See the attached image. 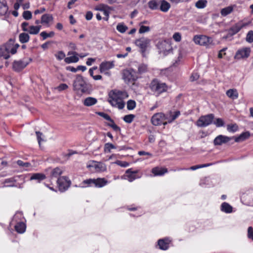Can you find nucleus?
Returning a JSON list of instances; mask_svg holds the SVG:
<instances>
[{
	"instance_id": "a878e982",
	"label": "nucleus",
	"mask_w": 253,
	"mask_h": 253,
	"mask_svg": "<svg viewBox=\"0 0 253 253\" xmlns=\"http://www.w3.org/2000/svg\"><path fill=\"white\" fill-rule=\"evenodd\" d=\"M160 9L164 12H168L170 8V4L166 0H162L160 2Z\"/></svg>"
},
{
	"instance_id": "603ef678",
	"label": "nucleus",
	"mask_w": 253,
	"mask_h": 253,
	"mask_svg": "<svg viewBox=\"0 0 253 253\" xmlns=\"http://www.w3.org/2000/svg\"><path fill=\"white\" fill-rule=\"evenodd\" d=\"M213 124L217 126V127H221L224 126V122L223 120L221 118H217L214 121Z\"/></svg>"
},
{
	"instance_id": "7c9ffc66",
	"label": "nucleus",
	"mask_w": 253,
	"mask_h": 253,
	"mask_svg": "<svg viewBox=\"0 0 253 253\" xmlns=\"http://www.w3.org/2000/svg\"><path fill=\"white\" fill-rule=\"evenodd\" d=\"M23 214L21 212L17 211L13 216L11 224L17 223L20 221H23Z\"/></svg>"
},
{
	"instance_id": "37998d69",
	"label": "nucleus",
	"mask_w": 253,
	"mask_h": 253,
	"mask_svg": "<svg viewBox=\"0 0 253 253\" xmlns=\"http://www.w3.org/2000/svg\"><path fill=\"white\" fill-rule=\"evenodd\" d=\"M148 71L147 66L144 64H141L139 65L138 67V72H137L138 74H142L147 72Z\"/></svg>"
},
{
	"instance_id": "79ce46f5",
	"label": "nucleus",
	"mask_w": 253,
	"mask_h": 253,
	"mask_svg": "<svg viewBox=\"0 0 253 253\" xmlns=\"http://www.w3.org/2000/svg\"><path fill=\"white\" fill-rule=\"evenodd\" d=\"M238 126L237 124H230L227 126V130L229 132H235L238 130Z\"/></svg>"
},
{
	"instance_id": "a19ab883",
	"label": "nucleus",
	"mask_w": 253,
	"mask_h": 253,
	"mask_svg": "<svg viewBox=\"0 0 253 253\" xmlns=\"http://www.w3.org/2000/svg\"><path fill=\"white\" fill-rule=\"evenodd\" d=\"M117 30L121 33H124L127 30V27L123 23H119L117 27Z\"/></svg>"
},
{
	"instance_id": "774afa93",
	"label": "nucleus",
	"mask_w": 253,
	"mask_h": 253,
	"mask_svg": "<svg viewBox=\"0 0 253 253\" xmlns=\"http://www.w3.org/2000/svg\"><path fill=\"white\" fill-rule=\"evenodd\" d=\"M248 237L253 240V229L252 227L248 228Z\"/></svg>"
},
{
	"instance_id": "412c9836",
	"label": "nucleus",
	"mask_w": 253,
	"mask_h": 253,
	"mask_svg": "<svg viewBox=\"0 0 253 253\" xmlns=\"http://www.w3.org/2000/svg\"><path fill=\"white\" fill-rule=\"evenodd\" d=\"M8 10L6 1L5 0H0V17L5 16Z\"/></svg>"
},
{
	"instance_id": "6e6552de",
	"label": "nucleus",
	"mask_w": 253,
	"mask_h": 253,
	"mask_svg": "<svg viewBox=\"0 0 253 253\" xmlns=\"http://www.w3.org/2000/svg\"><path fill=\"white\" fill-rule=\"evenodd\" d=\"M214 117L212 114L202 116L197 121L196 125L199 127H206L212 123Z\"/></svg>"
},
{
	"instance_id": "ea45409f",
	"label": "nucleus",
	"mask_w": 253,
	"mask_h": 253,
	"mask_svg": "<svg viewBox=\"0 0 253 253\" xmlns=\"http://www.w3.org/2000/svg\"><path fill=\"white\" fill-rule=\"evenodd\" d=\"M207 0H199L195 3V6L199 9L205 8L207 4Z\"/></svg>"
},
{
	"instance_id": "6ab92c4d",
	"label": "nucleus",
	"mask_w": 253,
	"mask_h": 253,
	"mask_svg": "<svg viewBox=\"0 0 253 253\" xmlns=\"http://www.w3.org/2000/svg\"><path fill=\"white\" fill-rule=\"evenodd\" d=\"M152 173L154 176H162L168 172L167 168L156 167L152 169Z\"/></svg>"
},
{
	"instance_id": "bb28decb",
	"label": "nucleus",
	"mask_w": 253,
	"mask_h": 253,
	"mask_svg": "<svg viewBox=\"0 0 253 253\" xmlns=\"http://www.w3.org/2000/svg\"><path fill=\"white\" fill-rule=\"evenodd\" d=\"M250 136V133L249 131H245L242 132L240 135L237 137H235V141L236 142H240L243 141L249 138Z\"/></svg>"
},
{
	"instance_id": "4be33fe9",
	"label": "nucleus",
	"mask_w": 253,
	"mask_h": 253,
	"mask_svg": "<svg viewBox=\"0 0 253 253\" xmlns=\"http://www.w3.org/2000/svg\"><path fill=\"white\" fill-rule=\"evenodd\" d=\"M14 228L17 232L22 234L25 232L26 228V224L23 221H20L14 225Z\"/></svg>"
},
{
	"instance_id": "4c0bfd02",
	"label": "nucleus",
	"mask_w": 253,
	"mask_h": 253,
	"mask_svg": "<svg viewBox=\"0 0 253 253\" xmlns=\"http://www.w3.org/2000/svg\"><path fill=\"white\" fill-rule=\"evenodd\" d=\"M30 39V36L28 33H22L19 35V41L22 43H24L27 42Z\"/></svg>"
},
{
	"instance_id": "13d9d810",
	"label": "nucleus",
	"mask_w": 253,
	"mask_h": 253,
	"mask_svg": "<svg viewBox=\"0 0 253 253\" xmlns=\"http://www.w3.org/2000/svg\"><path fill=\"white\" fill-rule=\"evenodd\" d=\"M96 114L107 121L111 120V118L110 116L106 113L101 112H96Z\"/></svg>"
},
{
	"instance_id": "58836bf2",
	"label": "nucleus",
	"mask_w": 253,
	"mask_h": 253,
	"mask_svg": "<svg viewBox=\"0 0 253 253\" xmlns=\"http://www.w3.org/2000/svg\"><path fill=\"white\" fill-rule=\"evenodd\" d=\"M148 6L151 10H156L159 8V3L156 0H151L148 2Z\"/></svg>"
},
{
	"instance_id": "9b49d317",
	"label": "nucleus",
	"mask_w": 253,
	"mask_h": 253,
	"mask_svg": "<svg viewBox=\"0 0 253 253\" xmlns=\"http://www.w3.org/2000/svg\"><path fill=\"white\" fill-rule=\"evenodd\" d=\"M251 52V49L249 47L239 48L236 52L234 58L237 60L248 58Z\"/></svg>"
},
{
	"instance_id": "3c124183",
	"label": "nucleus",
	"mask_w": 253,
	"mask_h": 253,
	"mask_svg": "<svg viewBox=\"0 0 253 253\" xmlns=\"http://www.w3.org/2000/svg\"><path fill=\"white\" fill-rule=\"evenodd\" d=\"M246 41L249 43L253 42V31L251 30L247 34Z\"/></svg>"
},
{
	"instance_id": "2eb2a0df",
	"label": "nucleus",
	"mask_w": 253,
	"mask_h": 253,
	"mask_svg": "<svg viewBox=\"0 0 253 253\" xmlns=\"http://www.w3.org/2000/svg\"><path fill=\"white\" fill-rule=\"evenodd\" d=\"M166 120V115L163 113L155 114L151 118V122L153 125L159 126L164 125Z\"/></svg>"
},
{
	"instance_id": "c85d7f7f",
	"label": "nucleus",
	"mask_w": 253,
	"mask_h": 253,
	"mask_svg": "<svg viewBox=\"0 0 253 253\" xmlns=\"http://www.w3.org/2000/svg\"><path fill=\"white\" fill-rule=\"evenodd\" d=\"M46 176L44 174L42 173H33L30 177V180H37L38 182L45 179Z\"/></svg>"
},
{
	"instance_id": "f3484780",
	"label": "nucleus",
	"mask_w": 253,
	"mask_h": 253,
	"mask_svg": "<svg viewBox=\"0 0 253 253\" xmlns=\"http://www.w3.org/2000/svg\"><path fill=\"white\" fill-rule=\"evenodd\" d=\"M47 171H50V178L51 179L53 178H58L60 175L63 173V170L57 167L53 169H48Z\"/></svg>"
},
{
	"instance_id": "0eeeda50",
	"label": "nucleus",
	"mask_w": 253,
	"mask_h": 253,
	"mask_svg": "<svg viewBox=\"0 0 253 253\" xmlns=\"http://www.w3.org/2000/svg\"><path fill=\"white\" fill-rule=\"evenodd\" d=\"M151 40L146 37L137 39L135 41V45L140 49V51L144 55L146 51L151 46Z\"/></svg>"
},
{
	"instance_id": "5701e85b",
	"label": "nucleus",
	"mask_w": 253,
	"mask_h": 253,
	"mask_svg": "<svg viewBox=\"0 0 253 253\" xmlns=\"http://www.w3.org/2000/svg\"><path fill=\"white\" fill-rule=\"evenodd\" d=\"M220 210L226 213H231L233 212V207L229 203L223 202L220 206Z\"/></svg>"
},
{
	"instance_id": "f257e3e1",
	"label": "nucleus",
	"mask_w": 253,
	"mask_h": 253,
	"mask_svg": "<svg viewBox=\"0 0 253 253\" xmlns=\"http://www.w3.org/2000/svg\"><path fill=\"white\" fill-rule=\"evenodd\" d=\"M108 95V101L113 107L119 109H123L124 108V100L128 97L126 91L119 90H111Z\"/></svg>"
},
{
	"instance_id": "f8f14e48",
	"label": "nucleus",
	"mask_w": 253,
	"mask_h": 253,
	"mask_svg": "<svg viewBox=\"0 0 253 253\" xmlns=\"http://www.w3.org/2000/svg\"><path fill=\"white\" fill-rule=\"evenodd\" d=\"M59 190L61 192L66 191L71 185V181L65 176H60L57 180Z\"/></svg>"
},
{
	"instance_id": "1a4fd4ad",
	"label": "nucleus",
	"mask_w": 253,
	"mask_h": 253,
	"mask_svg": "<svg viewBox=\"0 0 253 253\" xmlns=\"http://www.w3.org/2000/svg\"><path fill=\"white\" fill-rule=\"evenodd\" d=\"M87 168L92 172L103 171L106 169V166L103 163L95 161H90L87 165Z\"/></svg>"
},
{
	"instance_id": "69168bd1",
	"label": "nucleus",
	"mask_w": 253,
	"mask_h": 253,
	"mask_svg": "<svg viewBox=\"0 0 253 253\" xmlns=\"http://www.w3.org/2000/svg\"><path fill=\"white\" fill-rule=\"evenodd\" d=\"M28 25H29L28 23H27L26 22H23L21 24V28L22 29V30L25 32H27L29 29Z\"/></svg>"
},
{
	"instance_id": "0e129e2a",
	"label": "nucleus",
	"mask_w": 253,
	"mask_h": 253,
	"mask_svg": "<svg viewBox=\"0 0 253 253\" xmlns=\"http://www.w3.org/2000/svg\"><path fill=\"white\" fill-rule=\"evenodd\" d=\"M68 85L65 84H60L57 87V89L59 91H62L68 88Z\"/></svg>"
},
{
	"instance_id": "cd10ccee",
	"label": "nucleus",
	"mask_w": 253,
	"mask_h": 253,
	"mask_svg": "<svg viewBox=\"0 0 253 253\" xmlns=\"http://www.w3.org/2000/svg\"><path fill=\"white\" fill-rule=\"evenodd\" d=\"M211 179L210 177H205L202 179L200 182V185L203 187H210L213 186Z\"/></svg>"
},
{
	"instance_id": "7ed1b4c3",
	"label": "nucleus",
	"mask_w": 253,
	"mask_h": 253,
	"mask_svg": "<svg viewBox=\"0 0 253 253\" xmlns=\"http://www.w3.org/2000/svg\"><path fill=\"white\" fill-rule=\"evenodd\" d=\"M107 183V181L105 178H98L97 179L89 178L84 180L79 187L86 188L88 187H102Z\"/></svg>"
},
{
	"instance_id": "a18cd8bd",
	"label": "nucleus",
	"mask_w": 253,
	"mask_h": 253,
	"mask_svg": "<svg viewBox=\"0 0 253 253\" xmlns=\"http://www.w3.org/2000/svg\"><path fill=\"white\" fill-rule=\"evenodd\" d=\"M110 122L109 123H108L107 125L111 127H112L114 130L116 131H120L121 128L119 126H118L114 122V121L111 119V120H109Z\"/></svg>"
},
{
	"instance_id": "09e8293b",
	"label": "nucleus",
	"mask_w": 253,
	"mask_h": 253,
	"mask_svg": "<svg viewBox=\"0 0 253 253\" xmlns=\"http://www.w3.org/2000/svg\"><path fill=\"white\" fill-rule=\"evenodd\" d=\"M211 165H212V163H208V164H203V165H195V166L191 167L189 169L192 170H196L200 168H202L211 166Z\"/></svg>"
},
{
	"instance_id": "39448f33",
	"label": "nucleus",
	"mask_w": 253,
	"mask_h": 253,
	"mask_svg": "<svg viewBox=\"0 0 253 253\" xmlns=\"http://www.w3.org/2000/svg\"><path fill=\"white\" fill-rule=\"evenodd\" d=\"M193 40L195 44L207 47H209L213 45L212 39L205 35H195L194 36Z\"/></svg>"
},
{
	"instance_id": "72a5a7b5",
	"label": "nucleus",
	"mask_w": 253,
	"mask_h": 253,
	"mask_svg": "<svg viewBox=\"0 0 253 253\" xmlns=\"http://www.w3.org/2000/svg\"><path fill=\"white\" fill-rule=\"evenodd\" d=\"M241 29L242 26L241 22H239L231 27L229 30L232 34L234 35L239 32Z\"/></svg>"
},
{
	"instance_id": "9d476101",
	"label": "nucleus",
	"mask_w": 253,
	"mask_h": 253,
	"mask_svg": "<svg viewBox=\"0 0 253 253\" xmlns=\"http://www.w3.org/2000/svg\"><path fill=\"white\" fill-rule=\"evenodd\" d=\"M29 64V62L26 58L14 60L12 63V69L16 72H20Z\"/></svg>"
},
{
	"instance_id": "423d86ee",
	"label": "nucleus",
	"mask_w": 253,
	"mask_h": 253,
	"mask_svg": "<svg viewBox=\"0 0 253 253\" xmlns=\"http://www.w3.org/2000/svg\"><path fill=\"white\" fill-rule=\"evenodd\" d=\"M138 78V73L134 69H130L123 71V79L126 84H133Z\"/></svg>"
},
{
	"instance_id": "b1692460",
	"label": "nucleus",
	"mask_w": 253,
	"mask_h": 253,
	"mask_svg": "<svg viewBox=\"0 0 253 253\" xmlns=\"http://www.w3.org/2000/svg\"><path fill=\"white\" fill-rule=\"evenodd\" d=\"M53 16L50 14H44L41 17V23L47 26H49V23L52 21Z\"/></svg>"
},
{
	"instance_id": "e433bc0d",
	"label": "nucleus",
	"mask_w": 253,
	"mask_h": 253,
	"mask_svg": "<svg viewBox=\"0 0 253 253\" xmlns=\"http://www.w3.org/2000/svg\"><path fill=\"white\" fill-rule=\"evenodd\" d=\"M10 57V54L2 45H0V58L3 57L5 59H7Z\"/></svg>"
},
{
	"instance_id": "8fccbe9b",
	"label": "nucleus",
	"mask_w": 253,
	"mask_h": 253,
	"mask_svg": "<svg viewBox=\"0 0 253 253\" xmlns=\"http://www.w3.org/2000/svg\"><path fill=\"white\" fill-rule=\"evenodd\" d=\"M134 117L135 116L133 114L127 115L124 116L123 120L127 123H131L133 121Z\"/></svg>"
},
{
	"instance_id": "4468645a",
	"label": "nucleus",
	"mask_w": 253,
	"mask_h": 253,
	"mask_svg": "<svg viewBox=\"0 0 253 253\" xmlns=\"http://www.w3.org/2000/svg\"><path fill=\"white\" fill-rule=\"evenodd\" d=\"M115 66L114 61H105L101 63L99 65V71L101 73H103L106 75H110L108 72L109 70L113 68Z\"/></svg>"
},
{
	"instance_id": "c756f323",
	"label": "nucleus",
	"mask_w": 253,
	"mask_h": 253,
	"mask_svg": "<svg viewBox=\"0 0 253 253\" xmlns=\"http://www.w3.org/2000/svg\"><path fill=\"white\" fill-rule=\"evenodd\" d=\"M41 28V25L30 26L27 32L31 35H37L39 33Z\"/></svg>"
},
{
	"instance_id": "ddd939ff",
	"label": "nucleus",
	"mask_w": 253,
	"mask_h": 253,
	"mask_svg": "<svg viewBox=\"0 0 253 253\" xmlns=\"http://www.w3.org/2000/svg\"><path fill=\"white\" fill-rule=\"evenodd\" d=\"M2 45L4 46V48L8 52L9 54L10 53L11 54H15L17 48L19 47V44L15 43V40L12 39H9L7 42Z\"/></svg>"
},
{
	"instance_id": "49530a36",
	"label": "nucleus",
	"mask_w": 253,
	"mask_h": 253,
	"mask_svg": "<svg viewBox=\"0 0 253 253\" xmlns=\"http://www.w3.org/2000/svg\"><path fill=\"white\" fill-rule=\"evenodd\" d=\"M127 109L128 110H132L136 107V102L133 100H129L127 102Z\"/></svg>"
},
{
	"instance_id": "f704fd0d",
	"label": "nucleus",
	"mask_w": 253,
	"mask_h": 253,
	"mask_svg": "<svg viewBox=\"0 0 253 253\" xmlns=\"http://www.w3.org/2000/svg\"><path fill=\"white\" fill-rule=\"evenodd\" d=\"M226 95L232 99H237L238 97V93L236 89H230L226 91Z\"/></svg>"
},
{
	"instance_id": "aec40b11",
	"label": "nucleus",
	"mask_w": 253,
	"mask_h": 253,
	"mask_svg": "<svg viewBox=\"0 0 253 253\" xmlns=\"http://www.w3.org/2000/svg\"><path fill=\"white\" fill-rule=\"evenodd\" d=\"M242 199L245 201L246 204L253 206V191L248 194H244L242 197Z\"/></svg>"
},
{
	"instance_id": "393cba45",
	"label": "nucleus",
	"mask_w": 253,
	"mask_h": 253,
	"mask_svg": "<svg viewBox=\"0 0 253 253\" xmlns=\"http://www.w3.org/2000/svg\"><path fill=\"white\" fill-rule=\"evenodd\" d=\"M97 102V100L96 98L92 97H88L84 99L83 104L85 106L89 107L96 104Z\"/></svg>"
},
{
	"instance_id": "473e14b6",
	"label": "nucleus",
	"mask_w": 253,
	"mask_h": 253,
	"mask_svg": "<svg viewBox=\"0 0 253 253\" xmlns=\"http://www.w3.org/2000/svg\"><path fill=\"white\" fill-rule=\"evenodd\" d=\"M79 54L78 55L75 54L73 56H70L66 57L64 59L65 62L67 64H70L72 63H77L78 62L79 58L78 57Z\"/></svg>"
},
{
	"instance_id": "bf43d9fd",
	"label": "nucleus",
	"mask_w": 253,
	"mask_h": 253,
	"mask_svg": "<svg viewBox=\"0 0 253 253\" xmlns=\"http://www.w3.org/2000/svg\"><path fill=\"white\" fill-rule=\"evenodd\" d=\"M172 38L175 42H179L181 40V35L179 32H176L173 35Z\"/></svg>"
},
{
	"instance_id": "4d7b16f0",
	"label": "nucleus",
	"mask_w": 253,
	"mask_h": 253,
	"mask_svg": "<svg viewBox=\"0 0 253 253\" xmlns=\"http://www.w3.org/2000/svg\"><path fill=\"white\" fill-rule=\"evenodd\" d=\"M23 17L25 20H30L32 18V14L30 11H24L23 13Z\"/></svg>"
},
{
	"instance_id": "c03bdc74",
	"label": "nucleus",
	"mask_w": 253,
	"mask_h": 253,
	"mask_svg": "<svg viewBox=\"0 0 253 253\" xmlns=\"http://www.w3.org/2000/svg\"><path fill=\"white\" fill-rule=\"evenodd\" d=\"M55 33L53 31H51L49 33H47L45 31H43L40 34V36L42 38L43 40L46 39L47 38L53 37Z\"/></svg>"
},
{
	"instance_id": "2f4dec72",
	"label": "nucleus",
	"mask_w": 253,
	"mask_h": 253,
	"mask_svg": "<svg viewBox=\"0 0 253 253\" xmlns=\"http://www.w3.org/2000/svg\"><path fill=\"white\" fill-rule=\"evenodd\" d=\"M235 6V5H230L222 8L220 11L221 15L223 16H226L230 14L233 11L234 7Z\"/></svg>"
},
{
	"instance_id": "de8ad7c7",
	"label": "nucleus",
	"mask_w": 253,
	"mask_h": 253,
	"mask_svg": "<svg viewBox=\"0 0 253 253\" xmlns=\"http://www.w3.org/2000/svg\"><path fill=\"white\" fill-rule=\"evenodd\" d=\"M139 34H144L145 33L149 32L150 31V28L149 26H144L143 25L139 24Z\"/></svg>"
},
{
	"instance_id": "864d4df0",
	"label": "nucleus",
	"mask_w": 253,
	"mask_h": 253,
	"mask_svg": "<svg viewBox=\"0 0 253 253\" xmlns=\"http://www.w3.org/2000/svg\"><path fill=\"white\" fill-rule=\"evenodd\" d=\"M180 115V112L179 111L174 112L173 114L171 113V119H170L169 120V123H172L174 120H175L177 118H178Z\"/></svg>"
},
{
	"instance_id": "20e7f679",
	"label": "nucleus",
	"mask_w": 253,
	"mask_h": 253,
	"mask_svg": "<svg viewBox=\"0 0 253 253\" xmlns=\"http://www.w3.org/2000/svg\"><path fill=\"white\" fill-rule=\"evenodd\" d=\"M73 85L74 90L77 92L85 93L88 91L87 84L83 77L80 75L76 76Z\"/></svg>"
},
{
	"instance_id": "a211bd4d",
	"label": "nucleus",
	"mask_w": 253,
	"mask_h": 253,
	"mask_svg": "<svg viewBox=\"0 0 253 253\" xmlns=\"http://www.w3.org/2000/svg\"><path fill=\"white\" fill-rule=\"evenodd\" d=\"M170 242V240L168 238L160 239L158 241V245L160 249L162 250H167L169 248V244Z\"/></svg>"
},
{
	"instance_id": "6e6d98bb",
	"label": "nucleus",
	"mask_w": 253,
	"mask_h": 253,
	"mask_svg": "<svg viewBox=\"0 0 253 253\" xmlns=\"http://www.w3.org/2000/svg\"><path fill=\"white\" fill-rule=\"evenodd\" d=\"M100 10L103 12V14L104 15V17L103 18V19L106 21H108L109 17V11L104 8L100 9Z\"/></svg>"
},
{
	"instance_id": "dca6fc26",
	"label": "nucleus",
	"mask_w": 253,
	"mask_h": 253,
	"mask_svg": "<svg viewBox=\"0 0 253 253\" xmlns=\"http://www.w3.org/2000/svg\"><path fill=\"white\" fill-rule=\"evenodd\" d=\"M231 139V137L223 135H219L214 138L213 143L215 145H221L223 144L227 143Z\"/></svg>"
},
{
	"instance_id": "5fc2aeb1",
	"label": "nucleus",
	"mask_w": 253,
	"mask_h": 253,
	"mask_svg": "<svg viewBox=\"0 0 253 253\" xmlns=\"http://www.w3.org/2000/svg\"><path fill=\"white\" fill-rule=\"evenodd\" d=\"M55 56L57 59L61 60L65 58L66 55L63 51H59L55 55Z\"/></svg>"
},
{
	"instance_id": "e2e57ef3",
	"label": "nucleus",
	"mask_w": 253,
	"mask_h": 253,
	"mask_svg": "<svg viewBox=\"0 0 253 253\" xmlns=\"http://www.w3.org/2000/svg\"><path fill=\"white\" fill-rule=\"evenodd\" d=\"M78 154L77 151L72 150H69L66 153H65L64 156L66 157H70L74 154Z\"/></svg>"
},
{
	"instance_id": "680f3d73",
	"label": "nucleus",
	"mask_w": 253,
	"mask_h": 253,
	"mask_svg": "<svg viewBox=\"0 0 253 253\" xmlns=\"http://www.w3.org/2000/svg\"><path fill=\"white\" fill-rule=\"evenodd\" d=\"M199 78V75L197 72H193L191 77H190V81L192 82H194L195 81L197 80Z\"/></svg>"
},
{
	"instance_id": "f03ea898",
	"label": "nucleus",
	"mask_w": 253,
	"mask_h": 253,
	"mask_svg": "<svg viewBox=\"0 0 253 253\" xmlns=\"http://www.w3.org/2000/svg\"><path fill=\"white\" fill-rule=\"evenodd\" d=\"M149 88L154 94L158 96L162 93L167 92L169 89L168 85L160 80L153 79L149 84Z\"/></svg>"
},
{
	"instance_id": "c9c22d12",
	"label": "nucleus",
	"mask_w": 253,
	"mask_h": 253,
	"mask_svg": "<svg viewBox=\"0 0 253 253\" xmlns=\"http://www.w3.org/2000/svg\"><path fill=\"white\" fill-rule=\"evenodd\" d=\"M130 169H127L126 171V174L125 175L126 179L129 182H132L136 179V172H131Z\"/></svg>"
},
{
	"instance_id": "052dcab7",
	"label": "nucleus",
	"mask_w": 253,
	"mask_h": 253,
	"mask_svg": "<svg viewBox=\"0 0 253 253\" xmlns=\"http://www.w3.org/2000/svg\"><path fill=\"white\" fill-rule=\"evenodd\" d=\"M115 163L122 167L124 168L127 167L129 166L128 163L126 161H122L121 160H117Z\"/></svg>"
},
{
	"instance_id": "338daca9",
	"label": "nucleus",
	"mask_w": 253,
	"mask_h": 253,
	"mask_svg": "<svg viewBox=\"0 0 253 253\" xmlns=\"http://www.w3.org/2000/svg\"><path fill=\"white\" fill-rule=\"evenodd\" d=\"M17 164L19 166H22L23 167H28L29 166H30V164L29 163H24L21 160H18L17 161Z\"/></svg>"
}]
</instances>
